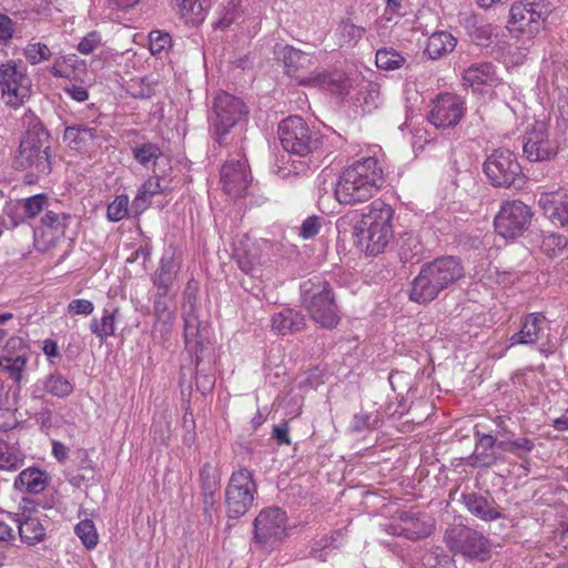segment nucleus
Masks as SVG:
<instances>
[{"instance_id":"obj_26","label":"nucleus","mask_w":568,"mask_h":568,"mask_svg":"<svg viewBox=\"0 0 568 568\" xmlns=\"http://www.w3.org/2000/svg\"><path fill=\"white\" fill-rule=\"evenodd\" d=\"M204 511L209 513L215 504V495L220 488V474L215 466L204 464L200 471Z\"/></svg>"},{"instance_id":"obj_53","label":"nucleus","mask_w":568,"mask_h":568,"mask_svg":"<svg viewBox=\"0 0 568 568\" xmlns=\"http://www.w3.org/2000/svg\"><path fill=\"white\" fill-rule=\"evenodd\" d=\"M129 214L128 195H118L113 202L108 205L106 217L112 222H119Z\"/></svg>"},{"instance_id":"obj_31","label":"nucleus","mask_w":568,"mask_h":568,"mask_svg":"<svg viewBox=\"0 0 568 568\" xmlns=\"http://www.w3.org/2000/svg\"><path fill=\"white\" fill-rule=\"evenodd\" d=\"M171 300L172 297L170 296V292L156 291L154 295V316L156 318V323L161 324L163 335H169L171 333L174 322V314L170 310Z\"/></svg>"},{"instance_id":"obj_60","label":"nucleus","mask_w":568,"mask_h":568,"mask_svg":"<svg viewBox=\"0 0 568 568\" xmlns=\"http://www.w3.org/2000/svg\"><path fill=\"white\" fill-rule=\"evenodd\" d=\"M64 92L77 102H84L89 98L88 90L77 84L67 85Z\"/></svg>"},{"instance_id":"obj_10","label":"nucleus","mask_w":568,"mask_h":568,"mask_svg":"<svg viewBox=\"0 0 568 568\" xmlns=\"http://www.w3.org/2000/svg\"><path fill=\"white\" fill-rule=\"evenodd\" d=\"M246 113V106L239 98L226 92H220L214 98L212 112L209 116L214 140L219 144H223L230 130Z\"/></svg>"},{"instance_id":"obj_28","label":"nucleus","mask_w":568,"mask_h":568,"mask_svg":"<svg viewBox=\"0 0 568 568\" xmlns=\"http://www.w3.org/2000/svg\"><path fill=\"white\" fill-rule=\"evenodd\" d=\"M13 485L20 491L40 494L48 485V475L40 468L30 467L17 476Z\"/></svg>"},{"instance_id":"obj_61","label":"nucleus","mask_w":568,"mask_h":568,"mask_svg":"<svg viewBox=\"0 0 568 568\" xmlns=\"http://www.w3.org/2000/svg\"><path fill=\"white\" fill-rule=\"evenodd\" d=\"M273 436L280 445H290L288 427L286 424L276 425L273 428Z\"/></svg>"},{"instance_id":"obj_4","label":"nucleus","mask_w":568,"mask_h":568,"mask_svg":"<svg viewBox=\"0 0 568 568\" xmlns=\"http://www.w3.org/2000/svg\"><path fill=\"white\" fill-rule=\"evenodd\" d=\"M366 210L367 212L354 226L353 234L361 245H365L367 253L377 255L385 250L393 237L394 210L381 200L372 202Z\"/></svg>"},{"instance_id":"obj_18","label":"nucleus","mask_w":568,"mask_h":568,"mask_svg":"<svg viewBox=\"0 0 568 568\" xmlns=\"http://www.w3.org/2000/svg\"><path fill=\"white\" fill-rule=\"evenodd\" d=\"M252 182L247 160L242 156L226 161L221 169V183L223 190L232 197H242L246 194Z\"/></svg>"},{"instance_id":"obj_25","label":"nucleus","mask_w":568,"mask_h":568,"mask_svg":"<svg viewBox=\"0 0 568 568\" xmlns=\"http://www.w3.org/2000/svg\"><path fill=\"white\" fill-rule=\"evenodd\" d=\"M271 324L274 332L280 335H287L303 329L305 317L293 308H284L272 316Z\"/></svg>"},{"instance_id":"obj_36","label":"nucleus","mask_w":568,"mask_h":568,"mask_svg":"<svg viewBox=\"0 0 568 568\" xmlns=\"http://www.w3.org/2000/svg\"><path fill=\"white\" fill-rule=\"evenodd\" d=\"M186 23L197 24L204 19L205 0H172Z\"/></svg>"},{"instance_id":"obj_30","label":"nucleus","mask_w":568,"mask_h":568,"mask_svg":"<svg viewBox=\"0 0 568 568\" xmlns=\"http://www.w3.org/2000/svg\"><path fill=\"white\" fill-rule=\"evenodd\" d=\"M179 268V262L173 255L163 256L152 278L156 291L170 292Z\"/></svg>"},{"instance_id":"obj_46","label":"nucleus","mask_w":568,"mask_h":568,"mask_svg":"<svg viewBox=\"0 0 568 568\" xmlns=\"http://www.w3.org/2000/svg\"><path fill=\"white\" fill-rule=\"evenodd\" d=\"M568 244V240L557 233H542L540 250L549 257L557 256L562 253Z\"/></svg>"},{"instance_id":"obj_55","label":"nucleus","mask_w":568,"mask_h":568,"mask_svg":"<svg viewBox=\"0 0 568 568\" xmlns=\"http://www.w3.org/2000/svg\"><path fill=\"white\" fill-rule=\"evenodd\" d=\"M322 227V219L316 215L308 216L302 223L300 235L304 239H312L318 234Z\"/></svg>"},{"instance_id":"obj_23","label":"nucleus","mask_w":568,"mask_h":568,"mask_svg":"<svg viewBox=\"0 0 568 568\" xmlns=\"http://www.w3.org/2000/svg\"><path fill=\"white\" fill-rule=\"evenodd\" d=\"M498 81L495 67L489 62L471 64L463 74L464 85L474 91H483L484 87H494Z\"/></svg>"},{"instance_id":"obj_32","label":"nucleus","mask_w":568,"mask_h":568,"mask_svg":"<svg viewBox=\"0 0 568 568\" xmlns=\"http://www.w3.org/2000/svg\"><path fill=\"white\" fill-rule=\"evenodd\" d=\"M119 316L118 307H105L100 320L92 318L90 323V331L95 335L100 343H104L108 337L113 336L115 333V321Z\"/></svg>"},{"instance_id":"obj_2","label":"nucleus","mask_w":568,"mask_h":568,"mask_svg":"<svg viewBox=\"0 0 568 568\" xmlns=\"http://www.w3.org/2000/svg\"><path fill=\"white\" fill-rule=\"evenodd\" d=\"M385 182L384 170L374 156L362 158L346 166L335 183V199L355 205L372 199Z\"/></svg>"},{"instance_id":"obj_64","label":"nucleus","mask_w":568,"mask_h":568,"mask_svg":"<svg viewBox=\"0 0 568 568\" xmlns=\"http://www.w3.org/2000/svg\"><path fill=\"white\" fill-rule=\"evenodd\" d=\"M109 6L118 10H128L134 7L139 0H108Z\"/></svg>"},{"instance_id":"obj_51","label":"nucleus","mask_w":568,"mask_h":568,"mask_svg":"<svg viewBox=\"0 0 568 568\" xmlns=\"http://www.w3.org/2000/svg\"><path fill=\"white\" fill-rule=\"evenodd\" d=\"M74 531L77 536L81 539L83 545L91 549L94 548L98 544V534L93 523L89 519L80 521Z\"/></svg>"},{"instance_id":"obj_12","label":"nucleus","mask_w":568,"mask_h":568,"mask_svg":"<svg viewBox=\"0 0 568 568\" xmlns=\"http://www.w3.org/2000/svg\"><path fill=\"white\" fill-rule=\"evenodd\" d=\"M183 305L184 343L186 349L195 355V365L200 363V353L210 343V326L201 321L195 305V296L186 293Z\"/></svg>"},{"instance_id":"obj_8","label":"nucleus","mask_w":568,"mask_h":568,"mask_svg":"<svg viewBox=\"0 0 568 568\" xmlns=\"http://www.w3.org/2000/svg\"><path fill=\"white\" fill-rule=\"evenodd\" d=\"M278 139L283 149L294 155L306 158L321 148V138L298 115L284 119L278 124Z\"/></svg>"},{"instance_id":"obj_56","label":"nucleus","mask_w":568,"mask_h":568,"mask_svg":"<svg viewBox=\"0 0 568 568\" xmlns=\"http://www.w3.org/2000/svg\"><path fill=\"white\" fill-rule=\"evenodd\" d=\"M94 311V305L89 300H72L68 305V313L71 315H90Z\"/></svg>"},{"instance_id":"obj_34","label":"nucleus","mask_w":568,"mask_h":568,"mask_svg":"<svg viewBox=\"0 0 568 568\" xmlns=\"http://www.w3.org/2000/svg\"><path fill=\"white\" fill-rule=\"evenodd\" d=\"M159 193H162L160 179L158 176H152L146 180L139 189L138 194L132 201L133 212L135 214L142 213L149 206L151 199Z\"/></svg>"},{"instance_id":"obj_21","label":"nucleus","mask_w":568,"mask_h":568,"mask_svg":"<svg viewBox=\"0 0 568 568\" xmlns=\"http://www.w3.org/2000/svg\"><path fill=\"white\" fill-rule=\"evenodd\" d=\"M546 317L540 313H531L521 321L520 331L509 338L510 346L537 343L545 329Z\"/></svg>"},{"instance_id":"obj_58","label":"nucleus","mask_w":568,"mask_h":568,"mask_svg":"<svg viewBox=\"0 0 568 568\" xmlns=\"http://www.w3.org/2000/svg\"><path fill=\"white\" fill-rule=\"evenodd\" d=\"M16 22L7 14L0 13V42L7 43L10 41L14 33Z\"/></svg>"},{"instance_id":"obj_47","label":"nucleus","mask_w":568,"mask_h":568,"mask_svg":"<svg viewBox=\"0 0 568 568\" xmlns=\"http://www.w3.org/2000/svg\"><path fill=\"white\" fill-rule=\"evenodd\" d=\"M135 161L146 166L151 162H155L161 155V149L154 143H143L132 149Z\"/></svg>"},{"instance_id":"obj_43","label":"nucleus","mask_w":568,"mask_h":568,"mask_svg":"<svg viewBox=\"0 0 568 568\" xmlns=\"http://www.w3.org/2000/svg\"><path fill=\"white\" fill-rule=\"evenodd\" d=\"M71 221L72 216L70 214L52 210H47L41 217L42 226L50 230L55 235H63Z\"/></svg>"},{"instance_id":"obj_62","label":"nucleus","mask_w":568,"mask_h":568,"mask_svg":"<svg viewBox=\"0 0 568 568\" xmlns=\"http://www.w3.org/2000/svg\"><path fill=\"white\" fill-rule=\"evenodd\" d=\"M24 348V343L20 337H10L3 348V354L14 355V351H21Z\"/></svg>"},{"instance_id":"obj_11","label":"nucleus","mask_w":568,"mask_h":568,"mask_svg":"<svg viewBox=\"0 0 568 568\" xmlns=\"http://www.w3.org/2000/svg\"><path fill=\"white\" fill-rule=\"evenodd\" d=\"M444 540L452 551L467 558L484 561L490 554L488 540L480 532L465 526L458 525L447 528Z\"/></svg>"},{"instance_id":"obj_38","label":"nucleus","mask_w":568,"mask_h":568,"mask_svg":"<svg viewBox=\"0 0 568 568\" xmlns=\"http://www.w3.org/2000/svg\"><path fill=\"white\" fill-rule=\"evenodd\" d=\"M403 526L400 534L408 539H422L430 535L433 526L412 515L404 514L402 516Z\"/></svg>"},{"instance_id":"obj_3","label":"nucleus","mask_w":568,"mask_h":568,"mask_svg":"<svg viewBox=\"0 0 568 568\" xmlns=\"http://www.w3.org/2000/svg\"><path fill=\"white\" fill-rule=\"evenodd\" d=\"M465 275L462 262L454 256H442L425 263L413 280L409 298L416 303H429L438 294L457 283Z\"/></svg>"},{"instance_id":"obj_48","label":"nucleus","mask_w":568,"mask_h":568,"mask_svg":"<svg viewBox=\"0 0 568 568\" xmlns=\"http://www.w3.org/2000/svg\"><path fill=\"white\" fill-rule=\"evenodd\" d=\"M23 54L31 64H38L43 61H48L52 53L47 44L32 42L27 44L23 50Z\"/></svg>"},{"instance_id":"obj_7","label":"nucleus","mask_w":568,"mask_h":568,"mask_svg":"<svg viewBox=\"0 0 568 568\" xmlns=\"http://www.w3.org/2000/svg\"><path fill=\"white\" fill-rule=\"evenodd\" d=\"M483 171L495 187L519 189L525 182L517 156L508 149L493 150L483 164Z\"/></svg>"},{"instance_id":"obj_1","label":"nucleus","mask_w":568,"mask_h":568,"mask_svg":"<svg viewBox=\"0 0 568 568\" xmlns=\"http://www.w3.org/2000/svg\"><path fill=\"white\" fill-rule=\"evenodd\" d=\"M285 74L294 79L298 85L314 87L334 94L345 95L352 87V81L341 71H312L317 64L313 53L304 52L292 45H284L278 51Z\"/></svg>"},{"instance_id":"obj_9","label":"nucleus","mask_w":568,"mask_h":568,"mask_svg":"<svg viewBox=\"0 0 568 568\" xmlns=\"http://www.w3.org/2000/svg\"><path fill=\"white\" fill-rule=\"evenodd\" d=\"M551 9L545 0H521L511 4L509 26L528 38H534L542 28Z\"/></svg>"},{"instance_id":"obj_50","label":"nucleus","mask_w":568,"mask_h":568,"mask_svg":"<svg viewBox=\"0 0 568 568\" xmlns=\"http://www.w3.org/2000/svg\"><path fill=\"white\" fill-rule=\"evenodd\" d=\"M171 37L160 30H153L149 34V48L153 55L161 57L171 48Z\"/></svg>"},{"instance_id":"obj_14","label":"nucleus","mask_w":568,"mask_h":568,"mask_svg":"<svg viewBox=\"0 0 568 568\" xmlns=\"http://www.w3.org/2000/svg\"><path fill=\"white\" fill-rule=\"evenodd\" d=\"M2 98L12 108H18L30 97L31 81L22 67L13 61L0 64Z\"/></svg>"},{"instance_id":"obj_22","label":"nucleus","mask_w":568,"mask_h":568,"mask_svg":"<svg viewBox=\"0 0 568 568\" xmlns=\"http://www.w3.org/2000/svg\"><path fill=\"white\" fill-rule=\"evenodd\" d=\"M538 203L552 223L568 227V193H542Z\"/></svg>"},{"instance_id":"obj_37","label":"nucleus","mask_w":568,"mask_h":568,"mask_svg":"<svg viewBox=\"0 0 568 568\" xmlns=\"http://www.w3.org/2000/svg\"><path fill=\"white\" fill-rule=\"evenodd\" d=\"M23 462L17 443L0 438V469L16 470Z\"/></svg>"},{"instance_id":"obj_52","label":"nucleus","mask_w":568,"mask_h":568,"mask_svg":"<svg viewBox=\"0 0 568 568\" xmlns=\"http://www.w3.org/2000/svg\"><path fill=\"white\" fill-rule=\"evenodd\" d=\"M48 206L49 199L45 194H37L23 201V211L28 219H34L42 211H47Z\"/></svg>"},{"instance_id":"obj_42","label":"nucleus","mask_w":568,"mask_h":568,"mask_svg":"<svg viewBox=\"0 0 568 568\" xmlns=\"http://www.w3.org/2000/svg\"><path fill=\"white\" fill-rule=\"evenodd\" d=\"M406 58L393 48H382L377 50L375 63L378 69L393 71L402 68Z\"/></svg>"},{"instance_id":"obj_17","label":"nucleus","mask_w":568,"mask_h":568,"mask_svg":"<svg viewBox=\"0 0 568 568\" xmlns=\"http://www.w3.org/2000/svg\"><path fill=\"white\" fill-rule=\"evenodd\" d=\"M287 517L280 508L262 510L254 521V535L264 547L273 546L286 537Z\"/></svg>"},{"instance_id":"obj_44","label":"nucleus","mask_w":568,"mask_h":568,"mask_svg":"<svg viewBox=\"0 0 568 568\" xmlns=\"http://www.w3.org/2000/svg\"><path fill=\"white\" fill-rule=\"evenodd\" d=\"M423 255V245L419 240L412 235L406 234L402 239L399 246V256L404 263H412L415 260L419 261Z\"/></svg>"},{"instance_id":"obj_5","label":"nucleus","mask_w":568,"mask_h":568,"mask_svg":"<svg viewBox=\"0 0 568 568\" xmlns=\"http://www.w3.org/2000/svg\"><path fill=\"white\" fill-rule=\"evenodd\" d=\"M50 134L38 118H32L14 156L19 170H33L38 175H48L51 170Z\"/></svg>"},{"instance_id":"obj_54","label":"nucleus","mask_w":568,"mask_h":568,"mask_svg":"<svg viewBox=\"0 0 568 568\" xmlns=\"http://www.w3.org/2000/svg\"><path fill=\"white\" fill-rule=\"evenodd\" d=\"M156 82L150 77H144L130 84V92L135 99H150L155 94Z\"/></svg>"},{"instance_id":"obj_49","label":"nucleus","mask_w":568,"mask_h":568,"mask_svg":"<svg viewBox=\"0 0 568 568\" xmlns=\"http://www.w3.org/2000/svg\"><path fill=\"white\" fill-rule=\"evenodd\" d=\"M379 419L376 414L361 412L355 414L349 424V429L354 433L374 429L378 426Z\"/></svg>"},{"instance_id":"obj_57","label":"nucleus","mask_w":568,"mask_h":568,"mask_svg":"<svg viewBox=\"0 0 568 568\" xmlns=\"http://www.w3.org/2000/svg\"><path fill=\"white\" fill-rule=\"evenodd\" d=\"M101 43V37L98 32L93 31L88 33L78 44V50L82 54L92 53Z\"/></svg>"},{"instance_id":"obj_39","label":"nucleus","mask_w":568,"mask_h":568,"mask_svg":"<svg viewBox=\"0 0 568 568\" xmlns=\"http://www.w3.org/2000/svg\"><path fill=\"white\" fill-rule=\"evenodd\" d=\"M342 44L353 47L355 45L366 33V28L356 24L352 18H343L336 29Z\"/></svg>"},{"instance_id":"obj_59","label":"nucleus","mask_w":568,"mask_h":568,"mask_svg":"<svg viewBox=\"0 0 568 568\" xmlns=\"http://www.w3.org/2000/svg\"><path fill=\"white\" fill-rule=\"evenodd\" d=\"M341 536L342 535L339 531H335L329 537L325 536L321 538V540L317 541L318 548L313 550V556L315 558L322 559V550L331 546H334V544L341 538Z\"/></svg>"},{"instance_id":"obj_13","label":"nucleus","mask_w":568,"mask_h":568,"mask_svg":"<svg viewBox=\"0 0 568 568\" xmlns=\"http://www.w3.org/2000/svg\"><path fill=\"white\" fill-rule=\"evenodd\" d=\"M532 212L521 201L505 202L495 217L497 234L504 239H516L523 235L531 223Z\"/></svg>"},{"instance_id":"obj_40","label":"nucleus","mask_w":568,"mask_h":568,"mask_svg":"<svg viewBox=\"0 0 568 568\" xmlns=\"http://www.w3.org/2000/svg\"><path fill=\"white\" fill-rule=\"evenodd\" d=\"M498 448L508 452L519 459L527 462L529 454L535 449V443L527 437H518L515 439H500Z\"/></svg>"},{"instance_id":"obj_24","label":"nucleus","mask_w":568,"mask_h":568,"mask_svg":"<svg viewBox=\"0 0 568 568\" xmlns=\"http://www.w3.org/2000/svg\"><path fill=\"white\" fill-rule=\"evenodd\" d=\"M476 446L473 453L471 459L473 465L479 467H489L496 464L497 455L494 452L495 447H498L500 439L494 436V434H485L479 430H475Z\"/></svg>"},{"instance_id":"obj_45","label":"nucleus","mask_w":568,"mask_h":568,"mask_svg":"<svg viewBox=\"0 0 568 568\" xmlns=\"http://www.w3.org/2000/svg\"><path fill=\"white\" fill-rule=\"evenodd\" d=\"M44 389L55 397H67L73 392V385L60 374H51L43 381Z\"/></svg>"},{"instance_id":"obj_19","label":"nucleus","mask_w":568,"mask_h":568,"mask_svg":"<svg viewBox=\"0 0 568 568\" xmlns=\"http://www.w3.org/2000/svg\"><path fill=\"white\" fill-rule=\"evenodd\" d=\"M465 112L464 101L456 94L444 93L433 102L429 121L438 129H447L459 123Z\"/></svg>"},{"instance_id":"obj_41","label":"nucleus","mask_w":568,"mask_h":568,"mask_svg":"<svg viewBox=\"0 0 568 568\" xmlns=\"http://www.w3.org/2000/svg\"><path fill=\"white\" fill-rule=\"evenodd\" d=\"M382 103V95L379 85L377 83H367L356 98V104L364 113H371L376 110Z\"/></svg>"},{"instance_id":"obj_20","label":"nucleus","mask_w":568,"mask_h":568,"mask_svg":"<svg viewBox=\"0 0 568 568\" xmlns=\"http://www.w3.org/2000/svg\"><path fill=\"white\" fill-rule=\"evenodd\" d=\"M13 520L18 524L19 536L23 542L32 546L44 539L45 528L38 511L23 509L13 515Z\"/></svg>"},{"instance_id":"obj_35","label":"nucleus","mask_w":568,"mask_h":568,"mask_svg":"<svg viewBox=\"0 0 568 568\" xmlns=\"http://www.w3.org/2000/svg\"><path fill=\"white\" fill-rule=\"evenodd\" d=\"M97 136V130L85 124L68 126L64 130V140L72 149L79 150L92 142Z\"/></svg>"},{"instance_id":"obj_27","label":"nucleus","mask_w":568,"mask_h":568,"mask_svg":"<svg viewBox=\"0 0 568 568\" xmlns=\"http://www.w3.org/2000/svg\"><path fill=\"white\" fill-rule=\"evenodd\" d=\"M457 39L448 31L433 32L426 42L425 54L432 60L440 59L454 51Z\"/></svg>"},{"instance_id":"obj_29","label":"nucleus","mask_w":568,"mask_h":568,"mask_svg":"<svg viewBox=\"0 0 568 568\" xmlns=\"http://www.w3.org/2000/svg\"><path fill=\"white\" fill-rule=\"evenodd\" d=\"M463 501L467 510L485 521L498 519L500 513L485 497L476 494H464Z\"/></svg>"},{"instance_id":"obj_16","label":"nucleus","mask_w":568,"mask_h":568,"mask_svg":"<svg viewBox=\"0 0 568 568\" xmlns=\"http://www.w3.org/2000/svg\"><path fill=\"white\" fill-rule=\"evenodd\" d=\"M523 152L530 162L551 161L558 153L557 142L550 140L544 122H535L524 136Z\"/></svg>"},{"instance_id":"obj_6","label":"nucleus","mask_w":568,"mask_h":568,"mask_svg":"<svg viewBox=\"0 0 568 568\" xmlns=\"http://www.w3.org/2000/svg\"><path fill=\"white\" fill-rule=\"evenodd\" d=\"M302 303L310 317L324 328H333L339 322L337 305L329 284L320 277L301 285Z\"/></svg>"},{"instance_id":"obj_63","label":"nucleus","mask_w":568,"mask_h":568,"mask_svg":"<svg viewBox=\"0 0 568 568\" xmlns=\"http://www.w3.org/2000/svg\"><path fill=\"white\" fill-rule=\"evenodd\" d=\"M69 448L61 442H52V454L59 462H64L68 458Z\"/></svg>"},{"instance_id":"obj_33","label":"nucleus","mask_w":568,"mask_h":568,"mask_svg":"<svg viewBox=\"0 0 568 568\" xmlns=\"http://www.w3.org/2000/svg\"><path fill=\"white\" fill-rule=\"evenodd\" d=\"M28 358L24 353L2 354L0 357V376L6 375L19 385L23 378Z\"/></svg>"},{"instance_id":"obj_15","label":"nucleus","mask_w":568,"mask_h":568,"mask_svg":"<svg viewBox=\"0 0 568 568\" xmlns=\"http://www.w3.org/2000/svg\"><path fill=\"white\" fill-rule=\"evenodd\" d=\"M255 491L256 486L250 470L242 468L233 473L226 488V506L230 515L233 517L244 515L253 504Z\"/></svg>"}]
</instances>
